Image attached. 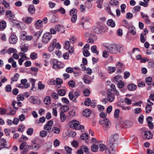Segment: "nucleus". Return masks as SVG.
I'll return each mask as SVG.
<instances>
[{"instance_id": "nucleus-1", "label": "nucleus", "mask_w": 154, "mask_h": 154, "mask_svg": "<svg viewBox=\"0 0 154 154\" xmlns=\"http://www.w3.org/2000/svg\"><path fill=\"white\" fill-rule=\"evenodd\" d=\"M118 135L117 133H114L111 135L109 137V146L106 150V154H112L114 153L116 149L114 145L116 141L118 139Z\"/></svg>"}, {"instance_id": "nucleus-2", "label": "nucleus", "mask_w": 154, "mask_h": 154, "mask_svg": "<svg viewBox=\"0 0 154 154\" xmlns=\"http://www.w3.org/2000/svg\"><path fill=\"white\" fill-rule=\"evenodd\" d=\"M123 46L119 45L111 44L107 48V51L111 54H115L120 50Z\"/></svg>"}, {"instance_id": "nucleus-3", "label": "nucleus", "mask_w": 154, "mask_h": 154, "mask_svg": "<svg viewBox=\"0 0 154 154\" xmlns=\"http://www.w3.org/2000/svg\"><path fill=\"white\" fill-rule=\"evenodd\" d=\"M69 125L70 127L77 130L83 129L84 128V125H80L79 121L74 120L70 121Z\"/></svg>"}, {"instance_id": "nucleus-4", "label": "nucleus", "mask_w": 154, "mask_h": 154, "mask_svg": "<svg viewBox=\"0 0 154 154\" xmlns=\"http://www.w3.org/2000/svg\"><path fill=\"white\" fill-rule=\"evenodd\" d=\"M51 63L52 65L53 68L56 69L63 68L64 66L63 63L58 61L57 59L52 60Z\"/></svg>"}, {"instance_id": "nucleus-5", "label": "nucleus", "mask_w": 154, "mask_h": 154, "mask_svg": "<svg viewBox=\"0 0 154 154\" xmlns=\"http://www.w3.org/2000/svg\"><path fill=\"white\" fill-rule=\"evenodd\" d=\"M99 123L106 129L109 128L111 125L110 121L107 119L100 120L99 121Z\"/></svg>"}, {"instance_id": "nucleus-6", "label": "nucleus", "mask_w": 154, "mask_h": 154, "mask_svg": "<svg viewBox=\"0 0 154 154\" xmlns=\"http://www.w3.org/2000/svg\"><path fill=\"white\" fill-rule=\"evenodd\" d=\"M63 47L66 50L69 49V52L70 54H72L74 51V49L73 47L70 46V43L69 41H66L65 42Z\"/></svg>"}, {"instance_id": "nucleus-7", "label": "nucleus", "mask_w": 154, "mask_h": 154, "mask_svg": "<svg viewBox=\"0 0 154 154\" xmlns=\"http://www.w3.org/2000/svg\"><path fill=\"white\" fill-rule=\"evenodd\" d=\"M52 35L49 32H46L45 33L42 37V42L45 43L48 42L51 39Z\"/></svg>"}, {"instance_id": "nucleus-8", "label": "nucleus", "mask_w": 154, "mask_h": 154, "mask_svg": "<svg viewBox=\"0 0 154 154\" xmlns=\"http://www.w3.org/2000/svg\"><path fill=\"white\" fill-rule=\"evenodd\" d=\"M53 121L52 120H50L44 126V129L47 131H50L52 129L53 125Z\"/></svg>"}, {"instance_id": "nucleus-9", "label": "nucleus", "mask_w": 154, "mask_h": 154, "mask_svg": "<svg viewBox=\"0 0 154 154\" xmlns=\"http://www.w3.org/2000/svg\"><path fill=\"white\" fill-rule=\"evenodd\" d=\"M17 40V38L16 36L14 34L11 35L9 39V42L11 44H15Z\"/></svg>"}, {"instance_id": "nucleus-10", "label": "nucleus", "mask_w": 154, "mask_h": 154, "mask_svg": "<svg viewBox=\"0 0 154 154\" xmlns=\"http://www.w3.org/2000/svg\"><path fill=\"white\" fill-rule=\"evenodd\" d=\"M55 29L56 31L60 32V33H62L64 32V27L61 25H57L55 26Z\"/></svg>"}, {"instance_id": "nucleus-11", "label": "nucleus", "mask_w": 154, "mask_h": 154, "mask_svg": "<svg viewBox=\"0 0 154 154\" xmlns=\"http://www.w3.org/2000/svg\"><path fill=\"white\" fill-rule=\"evenodd\" d=\"M144 137L147 139H149L152 137V135L149 131H145L143 132Z\"/></svg>"}, {"instance_id": "nucleus-12", "label": "nucleus", "mask_w": 154, "mask_h": 154, "mask_svg": "<svg viewBox=\"0 0 154 154\" xmlns=\"http://www.w3.org/2000/svg\"><path fill=\"white\" fill-rule=\"evenodd\" d=\"M0 150L5 147V146L7 145L6 140L4 138H1L0 139Z\"/></svg>"}, {"instance_id": "nucleus-13", "label": "nucleus", "mask_w": 154, "mask_h": 154, "mask_svg": "<svg viewBox=\"0 0 154 154\" xmlns=\"http://www.w3.org/2000/svg\"><path fill=\"white\" fill-rule=\"evenodd\" d=\"M20 48L22 51L26 52L28 50V45L24 43H21L20 45Z\"/></svg>"}, {"instance_id": "nucleus-14", "label": "nucleus", "mask_w": 154, "mask_h": 154, "mask_svg": "<svg viewBox=\"0 0 154 154\" xmlns=\"http://www.w3.org/2000/svg\"><path fill=\"white\" fill-rule=\"evenodd\" d=\"M29 100L31 103L34 104L37 103L39 102L38 98L35 96H31L29 98Z\"/></svg>"}, {"instance_id": "nucleus-15", "label": "nucleus", "mask_w": 154, "mask_h": 154, "mask_svg": "<svg viewBox=\"0 0 154 154\" xmlns=\"http://www.w3.org/2000/svg\"><path fill=\"white\" fill-rule=\"evenodd\" d=\"M153 103H150V104H147L145 108L146 112V113H149L152 109L151 106L153 105Z\"/></svg>"}, {"instance_id": "nucleus-16", "label": "nucleus", "mask_w": 154, "mask_h": 154, "mask_svg": "<svg viewBox=\"0 0 154 154\" xmlns=\"http://www.w3.org/2000/svg\"><path fill=\"white\" fill-rule=\"evenodd\" d=\"M27 81L26 79H21V84L24 85V87L26 88H29L30 86L29 83H27Z\"/></svg>"}, {"instance_id": "nucleus-17", "label": "nucleus", "mask_w": 154, "mask_h": 154, "mask_svg": "<svg viewBox=\"0 0 154 154\" xmlns=\"http://www.w3.org/2000/svg\"><path fill=\"white\" fill-rule=\"evenodd\" d=\"M20 76L19 74L17 73L15 74L13 77L11 78V84H12L13 82H16L17 81Z\"/></svg>"}, {"instance_id": "nucleus-18", "label": "nucleus", "mask_w": 154, "mask_h": 154, "mask_svg": "<svg viewBox=\"0 0 154 154\" xmlns=\"http://www.w3.org/2000/svg\"><path fill=\"white\" fill-rule=\"evenodd\" d=\"M115 98L114 95L111 93H109L107 96V100L109 102H112Z\"/></svg>"}, {"instance_id": "nucleus-19", "label": "nucleus", "mask_w": 154, "mask_h": 154, "mask_svg": "<svg viewBox=\"0 0 154 154\" xmlns=\"http://www.w3.org/2000/svg\"><path fill=\"white\" fill-rule=\"evenodd\" d=\"M29 12L30 14H33L35 12V8L33 5H30L28 9Z\"/></svg>"}, {"instance_id": "nucleus-20", "label": "nucleus", "mask_w": 154, "mask_h": 154, "mask_svg": "<svg viewBox=\"0 0 154 154\" xmlns=\"http://www.w3.org/2000/svg\"><path fill=\"white\" fill-rule=\"evenodd\" d=\"M136 88L137 86L134 84H130L128 86V88L130 91H134L136 89Z\"/></svg>"}, {"instance_id": "nucleus-21", "label": "nucleus", "mask_w": 154, "mask_h": 154, "mask_svg": "<svg viewBox=\"0 0 154 154\" xmlns=\"http://www.w3.org/2000/svg\"><path fill=\"white\" fill-rule=\"evenodd\" d=\"M44 101L46 105H49L51 104V100L50 97H46L44 99Z\"/></svg>"}, {"instance_id": "nucleus-22", "label": "nucleus", "mask_w": 154, "mask_h": 154, "mask_svg": "<svg viewBox=\"0 0 154 154\" xmlns=\"http://www.w3.org/2000/svg\"><path fill=\"white\" fill-rule=\"evenodd\" d=\"M98 144L97 145L94 144L91 146V150L92 152H97L98 149Z\"/></svg>"}, {"instance_id": "nucleus-23", "label": "nucleus", "mask_w": 154, "mask_h": 154, "mask_svg": "<svg viewBox=\"0 0 154 154\" xmlns=\"http://www.w3.org/2000/svg\"><path fill=\"white\" fill-rule=\"evenodd\" d=\"M98 144L99 148V150L100 151H103L105 149L106 150L107 148H106V146L103 143L100 144L99 143H98Z\"/></svg>"}, {"instance_id": "nucleus-24", "label": "nucleus", "mask_w": 154, "mask_h": 154, "mask_svg": "<svg viewBox=\"0 0 154 154\" xmlns=\"http://www.w3.org/2000/svg\"><path fill=\"white\" fill-rule=\"evenodd\" d=\"M6 15L8 17L14 18V15L12 14L11 11L10 10L6 11Z\"/></svg>"}, {"instance_id": "nucleus-25", "label": "nucleus", "mask_w": 154, "mask_h": 154, "mask_svg": "<svg viewBox=\"0 0 154 154\" xmlns=\"http://www.w3.org/2000/svg\"><path fill=\"white\" fill-rule=\"evenodd\" d=\"M91 113V111L88 109H85L83 111L84 115L86 117L89 116Z\"/></svg>"}, {"instance_id": "nucleus-26", "label": "nucleus", "mask_w": 154, "mask_h": 154, "mask_svg": "<svg viewBox=\"0 0 154 154\" xmlns=\"http://www.w3.org/2000/svg\"><path fill=\"white\" fill-rule=\"evenodd\" d=\"M91 51L94 53L98 55L99 54V52L97 50V47L96 45H94L91 47Z\"/></svg>"}, {"instance_id": "nucleus-27", "label": "nucleus", "mask_w": 154, "mask_h": 154, "mask_svg": "<svg viewBox=\"0 0 154 154\" xmlns=\"http://www.w3.org/2000/svg\"><path fill=\"white\" fill-rule=\"evenodd\" d=\"M35 25L38 27L42 28L43 27L42 21L41 20H38L35 23Z\"/></svg>"}, {"instance_id": "nucleus-28", "label": "nucleus", "mask_w": 154, "mask_h": 154, "mask_svg": "<svg viewBox=\"0 0 154 154\" xmlns=\"http://www.w3.org/2000/svg\"><path fill=\"white\" fill-rule=\"evenodd\" d=\"M107 24L112 27H114L115 26V23L112 19L109 20L107 22Z\"/></svg>"}, {"instance_id": "nucleus-29", "label": "nucleus", "mask_w": 154, "mask_h": 154, "mask_svg": "<svg viewBox=\"0 0 154 154\" xmlns=\"http://www.w3.org/2000/svg\"><path fill=\"white\" fill-rule=\"evenodd\" d=\"M60 119L61 122H63L66 119V116L64 113L63 112H60Z\"/></svg>"}, {"instance_id": "nucleus-30", "label": "nucleus", "mask_w": 154, "mask_h": 154, "mask_svg": "<svg viewBox=\"0 0 154 154\" xmlns=\"http://www.w3.org/2000/svg\"><path fill=\"white\" fill-rule=\"evenodd\" d=\"M116 70V68L114 67L109 66L107 68V70L110 74L114 72Z\"/></svg>"}, {"instance_id": "nucleus-31", "label": "nucleus", "mask_w": 154, "mask_h": 154, "mask_svg": "<svg viewBox=\"0 0 154 154\" xmlns=\"http://www.w3.org/2000/svg\"><path fill=\"white\" fill-rule=\"evenodd\" d=\"M7 53L10 54L11 53L17 52V51L16 49L14 48H9L7 50Z\"/></svg>"}, {"instance_id": "nucleus-32", "label": "nucleus", "mask_w": 154, "mask_h": 154, "mask_svg": "<svg viewBox=\"0 0 154 154\" xmlns=\"http://www.w3.org/2000/svg\"><path fill=\"white\" fill-rule=\"evenodd\" d=\"M26 33L24 31L21 32L20 33V39L23 41L25 40V38L26 37Z\"/></svg>"}, {"instance_id": "nucleus-33", "label": "nucleus", "mask_w": 154, "mask_h": 154, "mask_svg": "<svg viewBox=\"0 0 154 154\" xmlns=\"http://www.w3.org/2000/svg\"><path fill=\"white\" fill-rule=\"evenodd\" d=\"M103 0H97V8L101 9L102 8V5L103 4Z\"/></svg>"}, {"instance_id": "nucleus-34", "label": "nucleus", "mask_w": 154, "mask_h": 154, "mask_svg": "<svg viewBox=\"0 0 154 154\" xmlns=\"http://www.w3.org/2000/svg\"><path fill=\"white\" fill-rule=\"evenodd\" d=\"M64 149L67 152L66 154H72V149L71 148L67 146H65Z\"/></svg>"}, {"instance_id": "nucleus-35", "label": "nucleus", "mask_w": 154, "mask_h": 154, "mask_svg": "<svg viewBox=\"0 0 154 154\" xmlns=\"http://www.w3.org/2000/svg\"><path fill=\"white\" fill-rule=\"evenodd\" d=\"M32 149L35 150H38L40 147V145L38 144H34L32 145Z\"/></svg>"}, {"instance_id": "nucleus-36", "label": "nucleus", "mask_w": 154, "mask_h": 154, "mask_svg": "<svg viewBox=\"0 0 154 154\" xmlns=\"http://www.w3.org/2000/svg\"><path fill=\"white\" fill-rule=\"evenodd\" d=\"M129 31L130 32L134 35H135L136 32L135 31V28L134 26L130 27L129 28Z\"/></svg>"}, {"instance_id": "nucleus-37", "label": "nucleus", "mask_w": 154, "mask_h": 154, "mask_svg": "<svg viewBox=\"0 0 154 154\" xmlns=\"http://www.w3.org/2000/svg\"><path fill=\"white\" fill-rule=\"evenodd\" d=\"M77 10L76 9L73 8L70 11V14L71 16L77 15Z\"/></svg>"}, {"instance_id": "nucleus-38", "label": "nucleus", "mask_w": 154, "mask_h": 154, "mask_svg": "<svg viewBox=\"0 0 154 154\" xmlns=\"http://www.w3.org/2000/svg\"><path fill=\"white\" fill-rule=\"evenodd\" d=\"M47 134V132L45 130L41 131L40 133V136L42 137H45Z\"/></svg>"}, {"instance_id": "nucleus-39", "label": "nucleus", "mask_w": 154, "mask_h": 154, "mask_svg": "<svg viewBox=\"0 0 154 154\" xmlns=\"http://www.w3.org/2000/svg\"><path fill=\"white\" fill-rule=\"evenodd\" d=\"M52 131L55 134H59L60 132V129L57 127H54L52 128Z\"/></svg>"}, {"instance_id": "nucleus-40", "label": "nucleus", "mask_w": 154, "mask_h": 154, "mask_svg": "<svg viewBox=\"0 0 154 154\" xmlns=\"http://www.w3.org/2000/svg\"><path fill=\"white\" fill-rule=\"evenodd\" d=\"M29 81L32 84V87L31 89L32 90L35 87L34 84L35 82V80L33 78H30L29 79Z\"/></svg>"}, {"instance_id": "nucleus-41", "label": "nucleus", "mask_w": 154, "mask_h": 154, "mask_svg": "<svg viewBox=\"0 0 154 154\" xmlns=\"http://www.w3.org/2000/svg\"><path fill=\"white\" fill-rule=\"evenodd\" d=\"M59 95L61 96H63L65 95L66 94V91L63 89L59 90L58 92Z\"/></svg>"}, {"instance_id": "nucleus-42", "label": "nucleus", "mask_w": 154, "mask_h": 154, "mask_svg": "<svg viewBox=\"0 0 154 154\" xmlns=\"http://www.w3.org/2000/svg\"><path fill=\"white\" fill-rule=\"evenodd\" d=\"M114 79L116 82H119L121 81L122 78L120 75H117L115 76Z\"/></svg>"}, {"instance_id": "nucleus-43", "label": "nucleus", "mask_w": 154, "mask_h": 154, "mask_svg": "<svg viewBox=\"0 0 154 154\" xmlns=\"http://www.w3.org/2000/svg\"><path fill=\"white\" fill-rule=\"evenodd\" d=\"M30 57L32 59L34 60L37 58V54L35 52L32 53L30 55Z\"/></svg>"}, {"instance_id": "nucleus-44", "label": "nucleus", "mask_w": 154, "mask_h": 154, "mask_svg": "<svg viewBox=\"0 0 154 154\" xmlns=\"http://www.w3.org/2000/svg\"><path fill=\"white\" fill-rule=\"evenodd\" d=\"M146 82L148 85H150L152 82V79L150 77H148L145 79Z\"/></svg>"}, {"instance_id": "nucleus-45", "label": "nucleus", "mask_w": 154, "mask_h": 154, "mask_svg": "<svg viewBox=\"0 0 154 154\" xmlns=\"http://www.w3.org/2000/svg\"><path fill=\"white\" fill-rule=\"evenodd\" d=\"M94 32L97 34H100L102 32V30L101 28L97 27H96L94 29Z\"/></svg>"}, {"instance_id": "nucleus-46", "label": "nucleus", "mask_w": 154, "mask_h": 154, "mask_svg": "<svg viewBox=\"0 0 154 154\" xmlns=\"http://www.w3.org/2000/svg\"><path fill=\"white\" fill-rule=\"evenodd\" d=\"M91 101L88 98L86 99L84 102L85 105L87 106H90Z\"/></svg>"}, {"instance_id": "nucleus-47", "label": "nucleus", "mask_w": 154, "mask_h": 154, "mask_svg": "<svg viewBox=\"0 0 154 154\" xmlns=\"http://www.w3.org/2000/svg\"><path fill=\"white\" fill-rule=\"evenodd\" d=\"M6 23L5 21H3L0 23V28L4 29L6 26Z\"/></svg>"}, {"instance_id": "nucleus-48", "label": "nucleus", "mask_w": 154, "mask_h": 154, "mask_svg": "<svg viewBox=\"0 0 154 154\" xmlns=\"http://www.w3.org/2000/svg\"><path fill=\"white\" fill-rule=\"evenodd\" d=\"M131 122L129 121H126L123 124V126L124 128H129L130 126V124Z\"/></svg>"}, {"instance_id": "nucleus-49", "label": "nucleus", "mask_w": 154, "mask_h": 154, "mask_svg": "<svg viewBox=\"0 0 154 154\" xmlns=\"http://www.w3.org/2000/svg\"><path fill=\"white\" fill-rule=\"evenodd\" d=\"M82 52L84 56L85 57H88L90 55V53L88 50H84Z\"/></svg>"}, {"instance_id": "nucleus-50", "label": "nucleus", "mask_w": 154, "mask_h": 154, "mask_svg": "<svg viewBox=\"0 0 154 154\" xmlns=\"http://www.w3.org/2000/svg\"><path fill=\"white\" fill-rule=\"evenodd\" d=\"M38 88L40 90L43 89L44 88L45 85L42 84L41 82H39L38 83Z\"/></svg>"}, {"instance_id": "nucleus-51", "label": "nucleus", "mask_w": 154, "mask_h": 154, "mask_svg": "<svg viewBox=\"0 0 154 154\" xmlns=\"http://www.w3.org/2000/svg\"><path fill=\"white\" fill-rule=\"evenodd\" d=\"M83 93L85 96H88L90 95V92L88 89H85L84 90Z\"/></svg>"}, {"instance_id": "nucleus-52", "label": "nucleus", "mask_w": 154, "mask_h": 154, "mask_svg": "<svg viewBox=\"0 0 154 154\" xmlns=\"http://www.w3.org/2000/svg\"><path fill=\"white\" fill-rule=\"evenodd\" d=\"M33 131V129L32 128H28L27 131V134L28 135H32Z\"/></svg>"}, {"instance_id": "nucleus-53", "label": "nucleus", "mask_w": 154, "mask_h": 154, "mask_svg": "<svg viewBox=\"0 0 154 154\" xmlns=\"http://www.w3.org/2000/svg\"><path fill=\"white\" fill-rule=\"evenodd\" d=\"M60 144V141L57 139H55L54 141V145L55 147L58 146Z\"/></svg>"}, {"instance_id": "nucleus-54", "label": "nucleus", "mask_w": 154, "mask_h": 154, "mask_svg": "<svg viewBox=\"0 0 154 154\" xmlns=\"http://www.w3.org/2000/svg\"><path fill=\"white\" fill-rule=\"evenodd\" d=\"M32 21V18L27 17L25 20V22L27 24H29L31 23Z\"/></svg>"}, {"instance_id": "nucleus-55", "label": "nucleus", "mask_w": 154, "mask_h": 154, "mask_svg": "<svg viewBox=\"0 0 154 154\" xmlns=\"http://www.w3.org/2000/svg\"><path fill=\"white\" fill-rule=\"evenodd\" d=\"M119 112V110L118 109L115 110L114 113V116L115 118H117L118 117Z\"/></svg>"}, {"instance_id": "nucleus-56", "label": "nucleus", "mask_w": 154, "mask_h": 154, "mask_svg": "<svg viewBox=\"0 0 154 154\" xmlns=\"http://www.w3.org/2000/svg\"><path fill=\"white\" fill-rule=\"evenodd\" d=\"M5 90L7 92H9L11 91V87L10 85H8L5 87Z\"/></svg>"}, {"instance_id": "nucleus-57", "label": "nucleus", "mask_w": 154, "mask_h": 154, "mask_svg": "<svg viewBox=\"0 0 154 154\" xmlns=\"http://www.w3.org/2000/svg\"><path fill=\"white\" fill-rule=\"evenodd\" d=\"M2 4L7 8H9V4L5 1H3L2 2Z\"/></svg>"}, {"instance_id": "nucleus-58", "label": "nucleus", "mask_w": 154, "mask_h": 154, "mask_svg": "<svg viewBox=\"0 0 154 154\" xmlns=\"http://www.w3.org/2000/svg\"><path fill=\"white\" fill-rule=\"evenodd\" d=\"M66 72L68 73H71L74 72L73 69L72 67H68L66 70Z\"/></svg>"}, {"instance_id": "nucleus-59", "label": "nucleus", "mask_w": 154, "mask_h": 154, "mask_svg": "<svg viewBox=\"0 0 154 154\" xmlns=\"http://www.w3.org/2000/svg\"><path fill=\"white\" fill-rule=\"evenodd\" d=\"M144 116L142 115H140L138 118V120L140 124H141L143 121Z\"/></svg>"}, {"instance_id": "nucleus-60", "label": "nucleus", "mask_w": 154, "mask_h": 154, "mask_svg": "<svg viewBox=\"0 0 154 154\" xmlns=\"http://www.w3.org/2000/svg\"><path fill=\"white\" fill-rule=\"evenodd\" d=\"M84 150V152L87 154L89 153V149H88V148L85 146H83L81 147Z\"/></svg>"}, {"instance_id": "nucleus-61", "label": "nucleus", "mask_w": 154, "mask_h": 154, "mask_svg": "<svg viewBox=\"0 0 154 154\" xmlns=\"http://www.w3.org/2000/svg\"><path fill=\"white\" fill-rule=\"evenodd\" d=\"M25 128L24 126L23 125H20L19 127L18 128V131L20 132H22L24 131Z\"/></svg>"}, {"instance_id": "nucleus-62", "label": "nucleus", "mask_w": 154, "mask_h": 154, "mask_svg": "<svg viewBox=\"0 0 154 154\" xmlns=\"http://www.w3.org/2000/svg\"><path fill=\"white\" fill-rule=\"evenodd\" d=\"M17 98L18 101H22L24 100L23 95L22 94L18 95L17 96Z\"/></svg>"}, {"instance_id": "nucleus-63", "label": "nucleus", "mask_w": 154, "mask_h": 154, "mask_svg": "<svg viewBox=\"0 0 154 154\" xmlns=\"http://www.w3.org/2000/svg\"><path fill=\"white\" fill-rule=\"evenodd\" d=\"M110 4L112 5H117L119 4V2L117 0H111Z\"/></svg>"}, {"instance_id": "nucleus-64", "label": "nucleus", "mask_w": 154, "mask_h": 154, "mask_svg": "<svg viewBox=\"0 0 154 154\" xmlns=\"http://www.w3.org/2000/svg\"><path fill=\"white\" fill-rule=\"evenodd\" d=\"M63 83L62 80L60 78H58L57 79L56 81H55V84L56 85H60Z\"/></svg>"}]
</instances>
